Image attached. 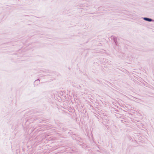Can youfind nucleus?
Here are the masks:
<instances>
[{
	"mask_svg": "<svg viewBox=\"0 0 154 154\" xmlns=\"http://www.w3.org/2000/svg\"><path fill=\"white\" fill-rule=\"evenodd\" d=\"M110 38L113 40L115 45L116 46H117L118 45V43L117 40V39L116 37L113 36V35H112L111 36Z\"/></svg>",
	"mask_w": 154,
	"mask_h": 154,
	"instance_id": "nucleus-1",
	"label": "nucleus"
},
{
	"mask_svg": "<svg viewBox=\"0 0 154 154\" xmlns=\"http://www.w3.org/2000/svg\"><path fill=\"white\" fill-rule=\"evenodd\" d=\"M143 19L145 21H148V22H152V21H154V20L152 19L151 18L146 17H144L143 18Z\"/></svg>",
	"mask_w": 154,
	"mask_h": 154,
	"instance_id": "nucleus-2",
	"label": "nucleus"
},
{
	"mask_svg": "<svg viewBox=\"0 0 154 154\" xmlns=\"http://www.w3.org/2000/svg\"><path fill=\"white\" fill-rule=\"evenodd\" d=\"M39 81V80H38V79H37V80H35V82H36L37 81Z\"/></svg>",
	"mask_w": 154,
	"mask_h": 154,
	"instance_id": "nucleus-3",
	"label": "nucleus"
}]
</instances>
